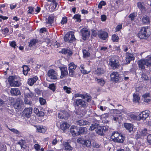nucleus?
<instances>
[{"instance_id":"32","label":"nucleus","mask_w":151,"mask_h":151,"mask_svg":"<svg viewBox=\"0 0 151 151\" xmlns=\"http://www.w3.org/2000/svg\"><path fill=\"white\" fill-rule=\"evenodd\" d=\"M95 80L97 83L101 86H103L105 83V81L103 78L99 79L96 78Z\"/></svg>"},{"instance_id":"24","label":"nucleus","mask_w":151,"mask_h":151,"mask_svg":"<svg viewBox=\"0 0 151 151\" xmlns=\"http://www.w3.org/2000/svg\"><path fill=\"white\" fill-rule=\"evenodd\" d=\"M124 139V137L123 135L120 134L116 139H115L114 142L122 143L123 142Z\"/></svg>"},{"instance_id":"47","label":"nucleus","mask_w":151,"mask_h":151,"mask_svg":"<svg viewBox=\"0 0 151 151\" xmlns=\"http://www.w3.org/2000/svg\"><path fill=\"white\" fill-rule=\"evenodd\" d=\"M25 142V140L21 139L17 142V144L21 146V148H24L23 147V146L24 145Z\"/></svg>"},{"instance_id":"28","label":"nucleus","mask_w":151,"mask_h":151,"mask_svg":"<svg viewBox=\"0 0 151 151\" xmlns=\"http://www.w3.org/2000/svg\"><path fill=\"white\" fill-rule=\"evenodd\" d=\"M35 127H36L37 130L38 132L44 133H45L46 131L45 128L43 126H35Z\"/></svg>"},{"instance_id":"51","label":"nucleus","mask_w":151,"mask_h":151,"mask_svg":"<svg viewBox=\"0 0 151 151\" xmlns=\"http://www.w3.org/2000/svg\"><path fill=\"white\" fill-rule=\"evenodd\" d=\"M48 88L53 91H55V86L54 83H52L50 84Z\"/></svg>"},{"instance_id":"61","label":"nucleus","mask_w":151,"mask_h":151,"mask_svg":"<svg viewBox=\"0 0 151 151\" xmlns=\"http://www.w3.org/2000/svg\"><path fill=\"white\" fill-rule=\"evenodd\" d=\"M147 140L149 143L151 144V134H150L147 136Z\"/></svg>"},{"instance_id":"59","label":"nucleus","mask_w":151,"mask_h":151,"mask_svg":"<svg viewBox=\"0 0 151 151\" xmlns=\"http://www.w3.org/2000/svg\"><path fill=\"white\" fill-rule=\"evenodd\" d=\"M84 95L81 94L79 93H76L75 94L74 96L75 98L80 97L83 98Z\"/></svg>"},{"instance_id":"38","label":"nucleus","mask_w":151,"mask_h":151,"mask_svg":"<svg viewBox=\"0 0 151 151\" xmlns=\"http://www.w3.org/2000/svg\"><path fill=\"white\" fill-rule=\"evenodd\" d=\"M12 132L18 135V136H21L20 132L16 129L14 128L9 129Z\"/></svg>"},{"instance_id":"37","label":"nucleus","mask_w":151,"mask_h":151,"mask_svg":"<svg viewBox=\"0 0 151 151\" xmlns=\"http://www.w3.org/2000/svg\"><path fill=\"white\" fill-rule=\"evenodd\" d=\"M142 22L144 23H147L150 22V19L147 16H144L142 19Z\"/></svg>"},{"instance_id":"46","label":"nucleus","mask_w":151,"mask_h":151,"mask_svg":"<svg viewBox=\"0 0 151 151\" xmlns=\"http://www.w3.org/2000/svg\"><path fill=\"white\" fill-rule=\"evenodd\" d=\"M54 17H49L48 19V24H49L51 25L52 23H53L54 21Z\"/></svg>"},{"instance_id":"21","label":"nucleus","mask_w":151,"mask_h":151,"mask_svg":"<svg viewBox=\"0 0 151 151\" xmlns=\"http://www.w3.org/2000/svg\"><path fill=\"white\" fill-rule=\"evenodd\" d=\"M10 93L13 96H17L20 94V93L19 90L17 88H12Z\"/></svg>"},{"instance_id":"30","label":"nucleus","mask_w":151,"mask_h":151,"mask_svg":"<svg viewBox=\"0 0 151 151\" xmlns=\"http://www.w3.org/2000/svg\"><path fill=\"white\" fill-rule=\"evenodd\" d=\"M120 134L118 132H114L112 133V135L111 136V138L114 142L115 139H116Z\"/></svg>"},{"instance_id":"62","label":"nucleus","mask_w":151,"mask_h":151,"mask_svg":"<svg viewBox=\"0 0 151 151\" xmlns=\"http://www.w3.org/2000/svg\"><path fill=\"white\" fill-rule=\"evenodd\" d=\"M92 35L94 37H96L97 35V32L96 30H92Z\"/></svg>"},{"instance_id":"64","label":"nucleus","mask_w":151,"mask_h":151,"mask_svg":"<svg viewBox=\"0 0 151 151\" xmlns=\"http://www.w3.org/2000/svg\"><path fill=\"white\" fill-rule=\"evenodd\" d=\"M10 45L12 47H15L16 46L15 42L14 41L10 43Z\"/></svg>"},{"instance_id":"42","label":"nucleus","mask_w":151,"mask_h":151,"mask_svg":"<svg viewBox=\"0 0 151 151\" xmlns=\"http://www.w3.org/2000/svg\"><path fill=\"white\" fill-rule=\"evenodd\" d=\"M6 147L5 144H1L0 145V151H6Z\"/></svg>"},{"instance_id":"18","label":"nucleus","mask_w":151,"mask_h":151,"mask_svg":"<svg viewBox=\"0 0 151 151\" xmlns=\"http://www.w3.org/2000/svg\"><path fill=\"white\" fill-rule=\"evenodd\" d=\"M137 7L141 12H145L147 11V9L145 7L143 3L139 2L137 3Z\"/></svg>"},{"instance_id":"58","label":"nucleus","mask_w":151,"mask_h":151,"mask_svg":"<svg viewBox=\"0 0 151 151\" xmlns=\"http://www.w3.org/2000/svg\"><path fill=\"white\" fill-rule=\"evenodd\" d=\"M34 8L32 7H29V10L28 11V13L32 14L33 12Z\"/></svg>"},{"instance_id":"22","label":"nucleus","mask_w":151,"mask_h":151,"mask_svg":"<svg viewBox=\"0 0 151 151\" xmlns=\"http://www.w3.org/2000/svg\"><path fill=\"white\" fill-rule=\"evenodd\" d=\"M69 127V124L66 122H63L60 125V128L63 131L68 128Z\"/></svg>"},{"instance_id":"52","label":"nucleus","mask_w":151,"mask_h":151,"mask_svg":"<svg viewBox=\"0 0 151 151\" xmlns=\"http://www.w3.org/2000/svg\"><path fill=\"white\" fill-rule=\"evenodd\" d=\"M83 99H86L88 102H89L91 100V97L86 94L84 95Z\"/></svg>"},{"instance_id":"34","label":"nucleus","mask_w":151,"mask_h":151,"mask_svg":"<svg viewBox=\"0 0 151 151\" xmlns=\"http://www.w3.org/2000/svg\"><path fill=\"white\" fill-rule=\"evenodd\" d=\"M133 101L135 103H139L140 99V97L137 94H134L133 95Z\"/></svg>"},{"instance_id":"48","label":"nucleus","mask_w":151,"mask_h":151,"mask_svg":"<svg viewBox=\"0 0 151 151\" xmlns=\"http://www.w3.org/2000/svg\"><path fill=\"white\" fill-rule=\"evenodd\" d=\"M81 15L78 14L75 15L73 18L76 19V21L78 22H80L81 20L80 19Z\"/></svg>"},{"instance_id":"29","label":"nucleus","mask_w":151,"mask_h":151,"mask_svg":"<svg viewBox=\"0 0 151 151\" xmlns=\"http://www.w3.org/2000/svg\"><path fill=\"white\" fill-rule=\"evenodd\" d=\"M81 142L82 144L85 145L87 147H90L91 146V142L89 140H82Z\"/></svg>"},{"instance_id":"60","label":"nucleus","mask_w":151,"mask_h":151,"mask_svg":"<svg viewBox=\"0 0 151 151\" xmlns=\"http://www.w3.org/2000/svg\"><path fill=\"white\" fill-rule=\"evenodd\" d=\"M106 19V17L105 15H102L101 16V19L102 21H105Z\"/></svg>"},{"instance_id":"7","label":"nucleus","mask_w":151,"mask_h":151,"mask_svg":"<svg viewBox=\"0 0 151 151\" xmlns=\"http://www.w3.org/2000/svg\"><path fill=\"white\" fill-rule=\"evenodd\" d=\"M32 109L31 107L26 108L22 112V115L24 117L29 118L32 112Z\"/></svg>"},{"instance_id":"44","label":"nucleus","mask_w":151,"mask_h":151,"mask_svg":"<svg viewBox=\"0 0 151 151\" xmlns=\"http://www.w3.org/2000/svg\"><path fill=\"white\" fill-rule=\"evenodd\" d=\"M137 15V13L136 12H134L130 14L129 16V17L131 19V20H134V18Z\"/></svg>"},{"instance_id":"13","label":"nucleus","mask_w":151,"mask_h":151,"mask_svg":"<svg viewBox=\"0 0 151 151\" xmlns=\"http://www.w3.org/2000/svg\"><path fill=\"white\" fill-rule=\"evenodd\" d=\"M69 114L68 113L65 111H62L59 113L58 115V117L61 119H68Z\"/></svg>"},{"instance_id":"4","label":"nucleus","mask_w":151,"mask_h":151,"mask_svg":"<svg viewBox=\"0 0 151 151\" xmlns=\"http://www.w3.org/2000/svg\"><path fill=\"white\" fill-rule=\"evenodd\" d=\"M139 68L142 70L145 69V65L147 66H150V61L148 60L144 59L141 60L137 62Z\"/></svg>"},{"instance_id":"43","label":"nucleus","mask_w":151,"mask_h":151,"mask_svg":"<svg viewBox=\"0 0 151 151\" xmlns=\"http://www.w3.org/2000/svg\"><path fill=\"white\" fill-rule=\"evenodd\" d=\"M126 57L129 59L130 60H134V57L133 56L132 54L129 52L126 53Z\"/></svg>"},{"instance_id":"3","label":"nucleus","mask_w":151,"mask_h":151,"mask_svg":"<svg viewBox=\"0 0 151 151\" xmlns=\"http://www.w3.org/2000/svg\"><path fill=\"white\" fill-rule=\"evenodd\" d=\"M73 104L75 106H81L84 108H86L87 106V103L83 100L82 99H77L74 100Z\"/></svg>"},{"instance_id":"54","label":"nucleus","mask_w":151,"mask_h":151,"mask_svg":"<svg viewBox=\"0 0 151 151\" xmlns=\"http://www.w3.org/2000/svg\"><path fill=\"white\" fill-rule=\"evenodd\" d=\"M67 21V19L66 17H64L62 18L61 23L62 24H66Z\"/></svg>"},{"instance_id":"1","label":"nucleus","mask_w":151,"mask_h":151,"mask_svg":"<svg viewBox=\"0 0 151 151\" xmlns=\"http://www.w3.org/2000/svg\"><path fill=\"white\" fill-rule=\"evenodd\" d=\"M89 129L90 130H93L95 129V131L98 134L103 136L104 135V132L107 130V128L106 127H101L99 124L97 123L92 124L90 126Z\"/></svg>"},{"instance_id":"17","label":"nucleus","mask_w":151,"mask_h":151,"mask_svg":"<svg viewBox=\"0 0 151 151\" xmlns=\"http://www.w3.org/2000/svg\"><path fill=\"white\" fill-rule=\"evenodd\" d=\"M111 79L112 81H117L119 80V75L116 72H113L110 75Z\"/></svg>"},{"instance_id":"19","label":"nucleus","mask_w":151,"mask_h":151,"mask_svg":"<svg viewBox=\"0 0 151 151\" xmlns=\"http://www.w3.org/2000/svg\"><path fill=\"white\" fill-rule=\"evenodd\" d=\"M76 125L79 126H83L89 124V122L86 120L81 119L76 122Z\"/></svg>"},{"instance_id":"14","label":"nucleus","mask_w":151,"mask_h":151,"mask_svg":"<svg viewBox=\"0 0 151 151\" xmlns=\"http://www.w3.org/2000/svg\"><path fill=\"white\" fill-rule=\"evenodd\" d=\"M149 115V112L148 110H146L143 111L139 114V117L142 120H145L148 117Z\"/></svg>"},{"instance_id":"45","label":"nucleus","mask_w":151,"mask_h":151,"mask_svg":"<svg viewBox=\"0 0 151 151\" xmlns=\"http://www.w3.org/2000/svg\"><path fill=\"white\" fill-rule=\"evenodd\" d=\"M80 70L81 72L83 74H86L88 73L86 70L84 69V67L82 65H81L80 68Z\"/></svg>"},{"instance_id":"56","label":"nucleus","mask_w":151,"mask_h":151,"mask_svg":"<svg viewBox=\"0 0 151 151\" xmlns=\"http://www.w3.org/2000/svg\"><path fill=\"white\" fill-rule=\"evenodd\" d=\"M93 146L95 148H99L100 145L99 144L96 142H94L92 144Z\"/></svg>"},{"instance_id":"5","label":"nucleus","mask_w":151,"mask_h":151,"mask_svg":"<svg viewBox=\"0 0 151 151\" xmlns=\"http://www.w3.org/2000/svg\"><path fill=\"white\" fill-rule=\"evenodd\" d=\"M109 64L114 69L118 68L119 65L118 60L114 58L109 59Z\"/></svg>"},{"instance_id":"49","label":"nucleus","mask_w":151,"mask_h":151,"mask_svg":"<svg viewBox=\"0 0 151 151\" xmlns=\"http://www.w3.org/2000/svg\"><path fill=\"white\" fill-rule=\"evenodd\" d=\"M112 39L113 42H117L119 39L118 36L114 34L112 36Z\"/></svg>"},{"instance_id":"8","label":"nucleus","mask_w":151,"mask_h":151,"mask_svg":"<svg viewBox=\"0 0 151 151\" xmlns=\"http://www.w3.org/2000/svg\"><path fill=\"white\" fill-rule=\"evenodd\" d=\"M47 75L51 79L55 80L57 78V73L53 69L49 70L47 73Z\"/></svg>"},{"instance_id":"31","label":"nucleus","mask_w":151,"mask_h":151,"mask_svg":"<svg viewBox=\"0 0 151 151\" xmlns=\"http://www.w3.org/2000/svg\"><path fill=\"white\" fill-rule=\"evenodd\" d=\"M38 41L37 39H34L30 40L29 43V47H32L34 46L38 42Z\"/></svg>"},{"instance_id":"9","label":"nucleus","mask_w":151,"mask_h":151,"mask_svg":"<svg viewBox=\"0 0 151 151\" xmlns=\"http://www.w3.org/2000/svg\"><path fill=\"white\" fill-rule=\"evenodd\" d=\"M147 28L146 27H142L140 30L138 34V36L141 39H144L147 37Z\"/></svg>"},{"instance_id":"35","label":"nucleus","mask_w":151,"mask_h":151,"mask_svg":"<svg viewBox=\"0 0 151 151\" xmlns=\"http://www.w3.org/2000/svg\"><path fill=\"white\" fill-rule=\"evenodd\" d=\"M23 68V73L25 75H26L28 73V72L29 70V67L26 65H24L22 66Z\"/></svg>"},{"instance_id":"50","label":"nucleus","mask_w":151,"mask_h":151,"mask_svg":"<svg viewBox=\"0 0 151 151\" xmlns=\"http://www.w3.org/2000/svg\"><path fill=\"white\" fill-rule=\"evenodd\" d=\"M63 89L65 91L66 93H71L70 88L68 87L67 86H64Z\"/></svg>"},{"instance_id":"39","label":"nucleus","mask_w":151,"mask_h":151,"mask_svg":"<svg viewBox=\"0 0 151 151\" xmlns=\"http://www.w3.org/2000/svg\"><path fill=\"white\" fill-rule=\"evenodd\" d=\"M129 119L132 121L137 120V119L138 116L134 114H130L128 115Z\"/></svg>"},{"instance_id":"25","label":"nucleus","mask_w":151,"mask_h":151,"mask_svg":"<svg viewBox=\"0 0 151 151\" xmlns=\"http://www.w3.org/2000/svg\"><path fill=\"white\" fill-rule=\"evenodd\" d=\"M124 127L127 130H128L129 132L132 131L133 129V125L130 124L124 123Z\"/></svg>"},{"instance_id":"33","label":"nucleus","mask_w":151,"mask_h":151,"mask_svg":"<svg viewBox=\"0 0 151 151\" xmlns=\"http://www.w3.org/2000/svg\"><path fill=\"white\" fill-rule=\"evenodd\" d=\"M96 73L98 75H102L105 72V70L103 68H98L96 70Z\"/></svg>"},{"instance_id":"15","label":"nucleus","mask_w":151,"mask_h":151,"mask_svg":"<svg viewBox=\"0 0 151 151\" xmlns=\"http://www.w3.org/2000/svg\"><path fill=\"white\" fill-rule=\"evenodd\" d=\"M61 72L60 77L61 78L65 77L68 74L67 68L65 67H60Z\"/></svg>"},{"instance_id":"57","label":"nucleus","mask_w":151,"mask_h":151,"mask_svg":"<svg viewBox=\"0 0 151 151\" xmlns=\"http://www.w3.org/2000/svg\"><path fill=\"white\" fill-rule=\"evenodd\" d=\"M34 147L35 149L37 150H39L40 148V146L38 144H36L35 145Z\"/></svg>"},{"instance_id":"20","label":"nucleus","mask_w":151,"mask_h":151,"mask_svg":"<svg viewBox=\"0 0 151 151\" xmlns=\"http://www.w3.org/2000/svg\"><path fill=\"white\" fill-rule=\"evenodd\" d=\"M144 101L145 102L148 103L150 102V93H146L142 96Z\"/></svg>"},{"instance_id":"2","label":"nucleus","mask_w":151,"mask_h":151,"mask_svg":"<svg viewBox=\"0 0 151 151\" xmlns=\"http://www.w3.org/2000/svg\"><path fill=\"white\" fill-rule=\"evenodd\" d=\"M64 39L66 42L72 43L76 40L73 32L70 31L66 33L64 37Z\"/></svg>"},{"instance_id":"40","label":"nucleus","mask_w":151,"mask_h":151,"mask_svg":"<svg viewBox=\"0 0 151 151\" xmlns=\"http://www.w3.org/2000/svg\"><path fill=\"white\" fill-rule=\"evenodd\" d=\"M83 56L84 58H88L90 56V53L86 50H83Z\"/></svg>"},{"instance_id":"53","label":"nucleus","mask_w":151,"mask_h":151,"mask_svg":"<svg viewBox=\"0 0 151 151\" xmlns=\"http://www.w3.org/2000/svg\"><path fill=\"white\" fill-rule=\"evenodd\" d=\"M40 102L41 105H44L45 104L46 101L45 99L42 98H40Z\"/></svg>"},{"instance_id":"11","label":"nucleus","mask_w":151,"mask_h":151,"mask_svg":"<svg viewBox=\"0 0 151 151\" xmlns=\"http://www.w3.org/2000/svg\"><path fill=\"white\" fill-rule=\"evenodd\" d=\"M81 35L83 37V39L84 40H86V38L89 37L90 32L86 28H83L81 30Z\"/></svg>"},{"instance_id":"55","label":"nucleus","mask_w":151,"mask_h":151,"mask_svg":"<svg viewBox=\"0 0 151 151\" xmlns=\"http://www.w3.org/2000/svg\"><path fill=\"white\" fill-rule=\"evenodd\" d=\"M141 135L143 136H145L147 134V130L146 129H145L142 130L141 132Z\"/></svg>"},{"instance_id":"26","label":"nucleus","mask_w":151,"mask_h":151,"mask_svg":"<svg viewBox=\"0 0 151 151\" xmlns=\"http://www.w3.org/2000/svg\"><path fill=\"white\" fill-rule=\"evenodd\" d=\"M37 79V77L30 78L28 79L27 83L30 86H32L36 82Z\"/></svg>"},{"instance_id":"23","label":"nucleus","mask_w":151,"mask_h":151,"mask_svg":"<svg viewBox=\"0 0 151 151\" xmlns=\"http://www.w3.org/2000/svg\"><path fill=\"white\" fill-rule=\"evenodd\" d=\"M65 150L68 151H72L73 148L71 147L68 142H65L63 144Z\"/></svg>"},{"instance_id":"27","label":"nucleus","mask_w":151,"mask_h":151,"mask_svg":"<svg viewBox=\"0 0 151 151\" xmlns=\"http://www.w3.org/2000/svg\"><path fill=\"white\" fill-rule=\"evenodd\" d=\"M61 52L63 54L69 56L73 54V52L70 50L65 48L62 50Z\"/></svg>"},{"instance_id":"63","label":"nucleus","mask_w":151,"mask_h":151,"mask_svg":"<svg viewBox=\"0 0 151 151\" xmlns=\"http://www.w3.org/2000/svg\"><path fill=\"white\" fill-rule=\"evenodd\" d=\"M45 42L47 43V45H49L50 46H51V45H50V39H46L45 40Z\"/></svg>"},{"instance_id":"6","label":"nucleus","mask_w":151,"mask_h":151,"mask_svg":"<svg viewBox=\"0 0 151 151\" xmlns=\"http://www.w3.org/2000/svg\"><path fill=\"white\" fill-rule=\"evenodd\" d=\"M8 81L11 86L18 87L19 86V82L13 76H10L8 78Z\"/></svg>"},{"instance_id":"36","label":"nucleus","mask_w":151,"mask_h":151,"mask_svg":"<svg viewBox=\"0 0 151 151\" xmlns=\"http://www.w3.org/2000/svg\"><path fill=\"white\" fill-rule=\"evenodd\" d=\"M78 132L79 133V135L83 133L85 134L87 132V129L86 128L81 127L78 129Z\"/></svg>"},{"instance_id":"10","label":"nucleus","mask_w":151,"mask_h":151,"mask_svg":"<svg viewBox=\"0 0 151 151\" xmlns=\"http://www.w3.org/2000/svg\"><path fill=\"white\" fill-rule=\"evenodd\" d=\"M70 131L74 137L79 135V133L78 132V129L76 126H71L70 129Z\"/></svg>"},{"instance_id":"16","label":"nucleus","mask_w":151,"mask_h":151,"mask_svg":"<svg viewBox=\"0 0 151 151\" xmlns=\"http://www.w3.org/2000/svg\"><path fill=\"white\" fill-rule=\"evenodd\" d=\"M98 36L100 38L105 40L107 37L108 34L105 31L101 30L99 31Z\"/></svg>"},{"instance_id":"41","label":"nucleus","mask_w":151,"mask_h":151,"mask_svg":"<svg viewBox=\"0 0 151 151\" xmlns=\"http://www.w3.org/2000/svg\"><path fill=\"white\" fill-rule=\"evenodd\" d=\"M14 106L15 109H19L21 108V104L20 101H17L14 104Z\"/></svg>"},{"instance_id":"12","label":"nucleus","mask_w":151,"mask_h":151,"mask_svg":"<svg viewBox=\"0 0 151 151\" xmlns=\"http://www.w3.org/2000/svg\"><path fill=\"white\" fill-rule=\"evenodd\" d=\"M76 68L74 63H72L69 64L68 70L69 71V74L70 76H73L75 72L74 70Z\"/></svg>"}]
</instances>
